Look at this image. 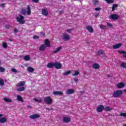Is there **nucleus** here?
I'll list each match as a JSON object with an SVG mask.
<instances>
[{"label":"nucleus","mask_w":126,"mask_h":126,"mask_svg":"<svg viewBox=\"0 0 126 126\" xmlns=\"http://www.w3.org/2000/svg\"><path fill=\"white\" fill-rule=\"evenodd\" d=\"M0 85H1V86L4 85V81L1 78H0Z\"/></svg>","instance_id":"obj_32"},{"label":"nucleus","mask_w":126,"mask_h":126,"mask_svg":"<svg viewBox=\"0 0 126 126\" xmlns=\"http://www.w3.org/2000/svg\"><path fill=\"white\" fill-rule=\"evenodd\" d=\"M40 35H41V37H45L46 36L45 33L43 32H40Z\"/></svg>","instance_id":"obj_48"},{"label":"nucleus","mask_w":126,"mask_h":126,"mask_svg":"<svg viewBox=\"0 0 126 126\" xmlns=\"http://www.w3.org/2000/svg\"><path fill=\"white\" fill-rule=\"evenodd\" d=\"M41 13L42 15H44V16H47L48 14H49V11L46 9H42L41 11Z\"/></svg>","instance_id":"obj_10"},{"label":"nucleus","mask_w":126,"mask_h":126,"mask_svg":"<svg viewBox=\"0 0 126 126\" xmlns=\"http://www.w3.org/2000/svg\"><path fill=\"white\" fill-rule=\"evenodd\" d=\"M114 2V0H111V3H113Z\"/></svg>","instance_id":"obj_59"},{"label":"nucleus","mask_w":126,"mask_h":126,"mask_svg":"<svg viewBox=\"0 0 126 126\" xmlns=\"http://www.w3.org/2000/svg\"><path fill=\"white\" fill-rule=\"evenodd\" d=\"M34 101H35V102H37V103H41L42 99H38L36 98H33Z\"/></svg>","instance_id":"obj_40"},{"label":"nucleus","mask_w":126,"mask_h":126,"mask_svg":"<svg viewBox=\"0 0 126 126\" xmlns=\"http://www.w3.org/2000/svg\"><path fill=\"white\" fill-rule=\"evenodd\" d=\"M7 122V119L5 117H2L0 119V123L1 124H4Z\"/></svg>","instance_id":"obj_18"},{"label":"nucleus","mask_w":126,"mask_h":126,"mask_svg":"<svg viewBox=\"0 0 126 126\" xmlns=\"http://www.w3.org/2000/svg\"><path fill=\"white\" fill-rule=\"evenodd\" d=\"M10 27V26L8 25H6V26H5L6 29H9Z\"/></svg>","instance_id":"obj_51"},{"label":"nucleus","mask_w":126,"mask_h":126,"mask_svg":"<svg viewBox=\"0 0 126 126\" xmlns=\"http://www.w3.org/2000/svg\"><path fill=\"white\" fill-rule=\"evenodd\" d=\"M25 61H30V57L29 56H26L24 57Z\"/></svg>","instance_id":"obj_38"},{"label":"nucleus","mask_w":126,"mask_h":126,"mask_svg":"<svg viewBox=\"0 0 126 126\" xmlns=\"http://www.w3.org/2000/svg\"><path fill=\"white\" fill-rule=\"evenodd\" d=\"M54 66L57 69H61L62 68V63H58V62L54 63Z\"/></svg>","instance_id":"obj_7"},{"label":"nucleus","mask_w":126,"mask_h":126,"mask_svg":"<svg viewBox=\"0 0 126 126\" xmlns=\"http://www.w3.org/2000/svg\"><path fill=\"white\" fill-rule=\"evenodd\" d=\"M48 68H53L55 66V63H50L47 65Z\"/></svg>","instance_id":"obj_16"},{"label":"nucleus","mask_w":126,"mask_h":126,"mask_svg":"<svg viewBox=\"0 0 126 126\" xmlns=\"http://www.w3.org/2000/svg\"><path fill=\"white\" fill-rule=\"evenodd\" d=\"M2 116H3V115H2V114H0V118H1V117H2Z\"/></svg>","instance_id":"obj_60"},{"label":"nucleus","mask_w":126,"mask_h":126,"mask_svg":"<svg viewBox=\"0 0 126 126\" xmlns=\"http://www.w3.org/2000/svg\"><path fill=\"white\" fill-rule=\"evenodd\" d=\"M2 46L4 49H6V48H7V44L5 42L2 43Z\"/></svg>","instance_id":"obj_36"},{"label":"nucleus","mask_w":126,"mask_h":126,"mask_svg":"<svg viewBox=\"0 0 126 126\" xmlns=\"http://www.w3.org/2000/svg\"><path fill=\"white\" fill-rule=\"evenodd\" d=\"M60 14H62V13H63V11L61 10L59 12Z\"/></svg>","instance_id":"obj_56"},{"label":"nucleus","mask_w":126,"mask_h":126,"mask_svg":"<svg viewBox=\"0 0 126 126\" xmlns=\"http://www.w3.org/2000/svg\"><path fill=\"white\" fill-rule=\"evenodd\" d=\"M98 54L99 55H102L103 54V51L102 50H99L98 51Z\"/></svg>","instance_id":"obj_47"},{"label":"nucleus","mask_w":126,"mask_h":126,"mask_svg":"<svg viewBox=\"0 0 126 126\" xmlns=\"http://www.w3.org/2000/svg\"><path fill=\"white\" fill-rule=\"evenodd\" d=\"M25 85V81H23L21 82H19L16 85L17 87H23Z\"/></svg>","instance_id":"obj_14"},{"label":"nucleus","mask_w":126,"mask_h":126,"mask_svg":"<svg viewBox=\"0 0 126 126\" xmlns=\"http://www.w3.org/2000/svg\"><path fill=\"white\" fill-rule=\"evenodd\" d=\"M46 110H50V108H47L46 109Z\"/></svg>","instance_id":"obj_61"},{"label":"nucleus","mask_w":126,"mask_h":126,"mask_svg":"<svg viewBox=\"0 0 126 126\" xmlns=\"http://www.w3.org/2000/svg\"><path fill=\"white\" fill-rule=\"evenodd\" d=\"M70 118L69 117H64L63 119V123H65L66 124H67L68 123H70Z\"/></svg>","instance_id":"obj_5"},{"label":"nucleus","mask_w":126,"mask_h":126,"mask_svg":"<svg viewBox=\"0 0 126 126\" xmlns=\"http://www.w3.org/2000/svg\"><path fill=\"white\" fill-rule=\"evenodd\" d=\"M70 38V36L69 35V34L65 33L63 34L62 39L63 40V41H68Z\"/></svg>","instance_id":"obj_4"},{"label":"nucleus","mask_w":126,"mask_h":126,"mask_svg":"<svg viewBox=\"0 0 126 126\" xmlns=\"http://www.w3.org/2000/svg\"><path fill=\"white\" fill-rule=\"evenodd\" d=\"M86 29L89 32H90V33H93L94 32V30L91 26H88L86 27Z\"/></svg>","instance_id":"obj_12"},{"label":"nucleus","mask_w":126,"mask_h":126,"mask_svg":"<svg viewBox=\"0 0 126 126\" xmlns=\"http://www.w3.org/2000/svg\"><path fill=\"white\" fill-rule=\"evenodd\" d=\"M14 32H18V30H17V29H15L14 30Z\"/></svg>","instance_id":"obj_55"},{"label":"nucleus","mask_w":126,"mask_h":126,"mask_svg":"<svg viewBox=\"0 0 126 126\" xmlns=\"http://www.w3.org/2000/svg\"><path fill=\"white\" fill-rule=\"evenodd\" d=\"M124 126H126V124L124 125Z\"/></svg>","instance_id":"obj_64"},{"label":"nucleus","mask_w":126,"mask_h":126,"mask_svg":"<svg viewBox=\"0 0 126 126\" xmlns=\"http://www.w3.org/2000/svg\"><path fill=\"white\" fill-rule=\"evenodd\" d=\"M73 80L75 81V83H76L77 81H78V79H77V78H74Z\"/></svg>","instance_id":"obj_49"},{"label":"nucleus","mask_w":126,"mask_h":126,"mask_svg":"<svg viewBox=\"0 0 126 126\" xmlns=\"http://www.w3.org/2000/svg\"><path fill=\"white\" fill-rule=\"evenodd\" d=\"M96 111L98 113H101L102 111H104V105H100L96 108Z\"/></svg>","instance_id":"obj_6"},{"label":"nucleus","mask_w":126,"mask_h":126,"mask_svg":"<svg viewBox=\"0 0 126 126\" xmlns=\"http://www.w3.org/2000/svg\"><path fill=\"white\" fill-rule=\"evenodd\" d=\"M107 3H111V0H105Z\"/></svg>","instance_id":"obj_50"},{"label":"nucleus","mask_w":126,"mask_h":126,"mask_svg":"<svg viewBox=\"0 0 126 126\" xmlns=\"http://www.w3.org/2000/svg\"><path fill=\"white\" fill-rule=\"evenodd\" d=\"M94 16L95 17H98V16H99V13H97L96 14H95Z\"/></svg>","instance_id":"obj_53"},{"label":"nucleus","mask_w":126,"mask_h":126,"mask_svg":"<svg viewBox=\"0 0 126 126\" xmlns=\"http://www.w3.org/2000/svg\"><path fill=\"white\" fill-rule=\"evenodd\" d=\"M120 66L123 68H126V63L123 62L121 64Z\"/></svg>","instance_id":"obj_30"},{"label":"nucleus","mask_w":126,"mask_h":126,"mask_svg":"<svg viewBox=\"0 0 126 126\" xmlns=\"http://www.w3.org/2000/svg\"><path fill=\"white\" fill-rule=\"evenodd\" d=\"M72 29H69L66 30V32H67V33H70V32H71V31H72Z\"/></svg>","instance_id":"obj_46"},{"label":"nucleus","mask_w":126,"mask_h":126,"mask_svg":"<svg viewBox=\"0 0 126 126\" xmlns=\"http://www.w3.org/2000/svg\"><path fill=\"white\" fill-rule=\"evenodd\" d=\"M34 69L33 68H32V67H29L28 68V72H34Z\"/></svg>","instance_id":"obj_27"},{"label":"nucleus","mask_w":126,"mask_h":126,"mask_svg":"<svg viewBox=\"0 0 126 126\" xmlns=\"http://www.w3.org/2000/svg\"><path fill=\"white\" fill-rule=\"evenodd\" d=\"M54 95H63V93L61 91H54L53 92Z\"/></svg>","instance_id":"obj_20"},{"label":"nucleus","mask_w":126,"mask_h":126,"mask_svg":"<svg viewBox=\"0 0 126 126\" xmlns=\"http://www.w3.org/2000/svg\"><path fill=\"white\" fill-rule=\"evenodd\" d=\"M3 100L4 102H6V103H11V102H12V100L11 99L7 97L4 98Z\"/></svg>","instance_id":"obj_23"},{"label":"nucleus","mask_w":126,"mask_h":126,"mask_svg":"<svg viewBox=\"0 0 126 126\" xmlns=\"http://www.w3.org/2000/svg\"><path fill=\"white\" fill-rule=\"evenodd\" d=\"M27 108H32V107L30 105H27Z\"/></svg>","instance_id":"obj_58"},{"label":"nucleus","mask_w":126,"mask_h":126,"mask_svg":"<svg viewBox=\"0 0 126 126\" xmlns=\"http://www.w3.org/2000/svg\"><path fill=\"white\" fill-rule=\"evenodd\" d=\"M30 119L32 120H34V119H38V118H40V115L38 114H33L30 116Z\"/></svg>","instance_id":"obj_9"},{"label":"nucleus","mask_w":126,"mask_h":126,"mask_svg":"<svg viewBox=\"0 0 126 126\" xmlns=\"http://www.w3.org/2000/svg\"><path fill=\"white\" fill-rule=\"evenodd\" d=\"M46 46L44 44H42L39 47V51H41L42 52L43 51H45V50H46Z\"/></svg>","instance_id":"obj_22"},{"label":"nucleus","mask_w":126,"mask_h":126,"mask_svg":"<svg viewBox=\"0 0 126 126\" xmlns=\"http://www.w3.org/2000/svg\"><path fill=\"white\" fill-rule=\"evenodd\" d=\"M71 73V71H68L63 72V75H68V74H70Z\"/></svg>","instance_id":"obj_34"},{"label":"nucleus","mask_w":126,"mask_h":126,"mask_svg":"<svg viewBox=\"0 0 126 126\" xmlns=\"http://www.w3.org/2000/svg\"><path fill=\"white\" fill-rule=\"evenodd\" d=\"M109 18H111V15L109 16Z\"/></svg>","instance_id":"obj_63"},{"label":"nucleus","mask_w":126,"mask_h":126,"mask_svg":"<svg viewBox=\"0 0 126 126\" xmlns=\"http://www.w3.org/2000/svg\"><path fill=\"white\" fill-rule=\"evenodd\" d=\"M93 3L94 5H99V1L97 0H94L93 1Z\"/></svg>","instance_id":"obj_35"},{"label":"nucleus","mask_w":126,"mask_h":126,"mask_svg":"<svg viewBox=\"0 0 126 126\" xmlns=\"http://www.w3.org/2000/svg\"><path fill=\"white\" fill-rule=\"evenodd\" d=\"M11 71H12L13 72H18V71H17V70L15 69V68H11Z\"/></svg>","instance_id":"obj_44"},{"label":"nucleus","mask_w":126,"mask_h":126,"mask_svg":"<svg viewBox=\"0 0 126 126\" xmlns=\"http://www.w3.org/2000/svg\"><path fill=\"white\" fill-rule=\"evenodd\" d=\"M74 92H75L74 89H68L65 91V94L69 95L70 94H73Z\"/></svg>","instance_id":"obj_8"},{"label":"nucleus","mask_w":126,"mask_h":126,"mask_svg":"<svg viewBox=\"0 0 126 126\" xmlns=\"http://www.w3.org/2000/svg\"><path fill=\"white\" fill-rule=\"evenodd\" d=\"M113 95L114 98H120L121 96L123 95V91L121 90H118L113 93Z\"/></svg>","instance_id":"obj_1"},{"label":"nucleus","mask_w":126,"mask_h":126,"mask_svg":"<svg viewBox=\"0 0 126 126\" xmlns=\"http://www.w3.org/2000/svg\"><path fill=\"white\" fill-rule=\"evenodd\" d=\"M100 29H102V30H105L107 29V28L106 27V26L104 25H101L100 26Z\"/></svg>","instance_id":"obj_39"},{"label":"nucleus","mask_w":126,"mask_h":126,"mask_svg":"<svg viewBox=\"0 0 126 126\" xmlns=\"http://www.w3.org/2000/svg\"><path fill=\"white\" fill-rule=\"evenodd\" d=\"M126 86V84L123 82L119 83L117 84V88L119 89H121V88H124Z\"/></svg>","instance_id":"obj_13"},{"label":"nucleus","mask_w":126,"mask_h":126,"mask_svg":"<svg viewBox=\"0 0 126 126\" xmlns=\"http://www.w3.org/2000/svg\"><path fill=\"white\" fill-rule=\"evenodd\" d=\"M111 27H113V25H111Z\"/></svg>","instance_id":"obj_62"},{"label":"nucleus","mask_w":126,"mask_h":126,"mask_svg":"<svg viewBox=\"0 0 126 126\" xmlns=\"http://www.w3.org/2000/svg\"><path fill=\"white\" fill-rule=\"evenodd\" d=\"M24 16L21 15H19V17H17L16 18V20L17 22H19V23H20V24H25V21H24Z\"/></svg>","instance_id":"obj_3"},{"label":"nucleus","mask_w":126,"mask_h":126,"mask_svg":"<svg viewBox=\"0 0 126 126\" xmlns=\"http://www.w3.org/2000/svg\"><path fill=\"white\" fill-rule=\"evenodd\" d=\"M21 13L23 15H25L26 14V10H25V9H22L21 10Z\"/></svg>","instance_id":"obj_31"},{"label":"nucleus","mask_w":126,"mask_h":126,"mask_svg":"<svg viewBox=\"0 0 126 126\" xmlns=\"http://www.w3.org/2000/svg\"><path fill=\"white\" fill-rule=\"evenodd\" d=\"M120 116L121 117H126V113H121L120 114Z\"/></svg>","instance_id":"obj_42"},{"label":"nucleus","mask_w":126,"mask_h":126,"mask_svg":"<svg viewBox=\"0 0 126 126\" xmlns=\"http://www.w3.org/2000/svg\"><path fill=\"white\" fill-rule=\"evenodd\" d=\"M5 69L3 67L0 66V72H4Z\"/></svg>","instance_id":"obj_41"},{"label":"nucleus","mask_w":126,"mask_h":126,"mask_svg":"<svg viewBox=\"0 0 126 126\" xmlns=\"http://www.w3.org/2000/svg\"><path fill=\"white\" fill-rule=\"evenodd\" d=\"M118 52L119 53V54H120L121 55H122V54H124L123 55V57H124V58H126V51H121V50H119L118 51Z\"/></svg>","instance_id":"obj_21"},{"label":"nucleus","mask_w":126,"mask_h":126,"mask_svg":"<svg viewBox=\"0 0 126 126\" xmlns=\"http://www.w3.org/2000/svg\"><path fill=\"white\" fill-rule=\"evenodd\" d=\"M51 42L49 41V39H45V44L47 47H50V44Z\"/></svg>","instance_id":"obj_28"},{"label":"nucleus","mask_w":126,"mask_h":126,"mask_svg":"<svg viewBox=\"0 0 126 126\" xmlns=\"http://www.w3.org/2000/svg\"><path fill=\"white\" fill-rule=\"evenodd\" d=\"M17 101H19L20 102H23V98L21 95H18L17 96Z\"/></svg>","instance_id":"obj_25"},{"label":"nucleus","mask_w":126,"mask_h":126,"mask_svg":"<svg viewBox=\"0 0 126 126\" xmlns=\"http://www.w3.org/2000/svg\"><path fill=\"white\" fill-rule=\"evenodd\" d=\"M118 6H119V5L117 4H114L112 7V11H114V10H115L116 9V8L118 7Z\"/></svg>","instance_id":"obj_29"},{"label":"nucleus","mask_w":126,"mask_h":126,"mask_svg":"<svg viewBox=\"0 0 126 126\" xmlns=\"http://www.w3.org/2000/svg\"><path fill=\"white\" fill-rule=\"evenodd\" d=\"M103 110H104V111H111V108H110L108 106H104Z\"/></svg>","instance_id":"obj_37"},{"label":"nucleus","mask_w":126,"mask_h":126,"mask_svg":"<svg viewBox=\"0 0 126 126\" xmlns=\"http://www.w3.org/2000/svg\"><path fill=\"white\" fill-rule=\"evenodd\" d=\"M61 50H62V46L58 47L56 50H53L52 51V53L53 54H57V53H59V52H60Z\"/></svg>","instance_id":"obj_19"},{"label":"nucleus","mask_w":126,"mask_h":126,"mask_svg":"<svg viewBox=\"0 0 126 126\" xmlns=\"http://www.w3.org/2000/svg\"><path fill=\"white\" fill-rule=\"evenodd\" d=\"M92 67L94 69H98V68H100V65L98 63H94L92 65Z\"/></svg>","instance_id":"obj_17"},{"label":"nucleus","mask_w":126,"mask_h":126,"mask_svg":"<svg viewBox=\"0 0 126 126\" xmlns=\"http://www.w3.org/2000/svg\"><path fill=\"white\" fill-rule=\"evenodd\" d=\"M111 18L112 20H118L119 19V15L116 14H113L111 15Z\"/></svg>","instance_id":"obj_11"},{"label":"nucleus","mask_w":126,"mask_h":126,"mask_svg":"<svg viewBox=\"0 0 126 126\" xmlns=\"http://www.w3.org/2000/svg\"><path fill=\"white\" fill-rule=\"evenodd\" d=\"M33 39H34V40H37V39H39V36L37 35H34L33 36Z\"/></svg>","instance_id":"obj_45"},{"label":"nucleus","mask_w":126,"mask_h":126,"mask_svg":"<svg viewBox=\"0 0 126 126\" xmlns=\"http://www.w3.org/2000/svg\"><path fill=\"white\" fill-rule=\"evenodd\" d=\"M27 14L28 15H30V14H31V8L29 5H28L27 6Z\"/></svg>","instance_id":"obj_24"},{"label":"nucleus","mask_w":126,"mask_h":126,"mask_svg":"<svg viewBox=\"0 0 126 126\" xmlns=\"http://www.w3.org/2000/svg\"><path fill=\"white\" fill-rule=\"evenodd\" d=\"M33 2H35V3H37L38 1H39V0H32Z\"/></svg>","instance_id":"obj_52"},{"label":"nucleus","mask_w":126,"mask_h":126,"mask_svg":"<svg viewBox=\"0 0 126 126\" xmlns=\"http://www.w3.org/2000/svg\"><path fill=\"white\" fill-rule=\"evenodd\" d=\"M24 90H25L24 87H22L17 89V91H18V92H22V91H24Z\"/></svg>","instance_id":"obj_26"},{"label":"nucleus","mask_w":126,"mask_h":126,"mask_svg":"<svg viewBox=\"0 0 126 126\" xmlns=\"http://www.w3.org/2000/svg\"><path fill=\"white\" fill-rule=\"evenodd\" d=\"M101 8L100 7H96L95 8H94V10H95V11H100V10H101Z\"/></svg>","instance_id":"obj_43"},{"label":"nucleus","mask_w":126,"mask_h":126,"mask_svg":"<svg viewBox=\"0 0 126 126\" xmlns=\"http://www.w3.org/2000/svg\"><path fill=\"white\" fill-rule=\"evenodd\" d=\"M4 5H5V4L4 3H2V4H1V7L3 8V7H4Z\"/></svg>","instance_id":"obj_54"},{"label":"nucleus","mask_w":126,"mask_h":126,"mask_svg":"<svg viewBox=\"0 0 126 126\" xmlns=\"http://www.w3.org/2000/svg\"><path fill=\"white\" fill-rule=\"evenodd\" d=\"M78 74H79V72H78V71H77V70H75L74 73L72 74V76H76V75H78Z\"/></svg>","instance_id":"obj_33"},{"label":"nucleus","mask_w":126,"mask_h":126,"mask_svg":"<svg viewBox=\"0 0 126 126\" xmlns=\"http://www.w3.org/2000/svg\"><path fill=\"white\" fill-rule=\"evenodd\" d=\"M43 101L45 104L47 105H51L53 104V99L51 97V96H46L44 98Z\"/></svg>","instance_id":"obj_2"},{"label":"nucleus","mask_w":126,"mask_h":126,"mask_svg":"<svg viewBox=\"0 0 126 126\" xmlns=\"http://www.w3.org/2000/svg\"><path fill=\"white\" fill-rule=\"evenodd\" d=\"M122 47V43H118L113 46V48L114 49H119Z\"/></svg>","instance_id":"obj_15"},{"label":"nucleus","mask_w":126,"mask_h":126,"mask_svg":"<svg viewBox=\"0 0 126 126\" xmlns=\"http://www.w3.org/2000/svg\"><path fill=\"white\" fill-rule=\"evenodd\" d=\"M107 25H108V26H109V27H111V24H110V23H107Z\"/></svg>","instance_id":"obj_57"}]
</instances>
